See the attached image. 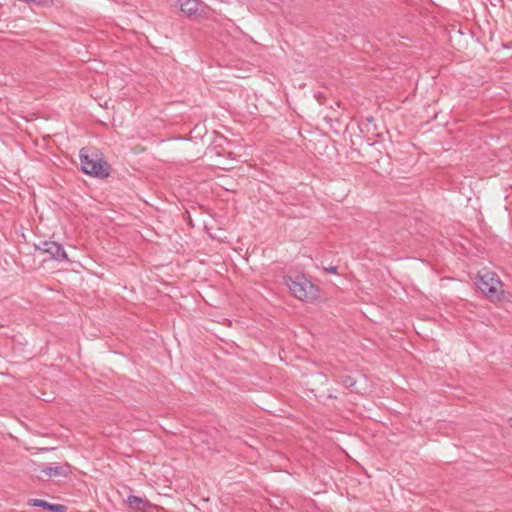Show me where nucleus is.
<instances>
[{
  "label": "nucleus",
  "mask_w": 512,
  "mask_h": 512,
  "mask_svg": "<svg viewBox=\"0 0 512 512\" xmlns=\"http://www.w3.org/2000/svg\"><path fill=\"white\" fill-rule=\"evenodd\" d=\"M82 171L85 174L106 178L110 174V166L103 154L95 148H82L79 153Z\"/></svg>",
  "instance_id": "f257e3e1"
},
{
  "label": "nucleus",
  "mask_w": 512,
  "mask_h": 512,
  "mask_svg": "<svg viewBox=\"0 0 512 512\" xmlns=\"http://www.w3.org/2000/svg\"><path fill=\"white\" fill-rule=\"evenodd\" d=\"M476 286L490 300L495 301L501 299L503 284L496 273L490 271L480 272L476 280Z\"/></svg>",
  "instance_id": "f03ea898"
},
{
  "label": "nucleus",
  "mask_w": 512,
  "mask_h": 512,
  "mask_svg": "<svg viewBox=\"0 0 512 512\" xmlns=\"http://www.w3.org/2000/svg\"><path fill=\"white\" fill-rule=\"evenodd\" d=\"M285 284L290 292L299 300L312 301L317 298V287L304 277H285Z\"/></svg>",
  "instance_id": "7ed1b4c3"
},
{
  "label": "nucleus",
  "mask_w": 512,
  "mask_h": 512,
  "mask_svg": "<svg viewBox=\"0 0 512 512\" xmlns=\"http://www.w3.org/2000/svg\"><path fill=\"white\" fill-rule=\"evenodd\" d=\"M36 249L48 254L51 259L57 261L68 260L67 254L64 251L63 247L54 241H41L39 244L35 245Z\"/></svg>",
  "instance_id": "20e7f679"
},
{
  "label": "nucleus",
  "mask_w": 512,
  "mask_h": 512,
  "mask_svg": "<svg viewBox=\"0 0 512 512\" xmlns=\"http://www.w3.org/2000/svg\"><path fill=\"white\" fill-rule=\"evenodd\" d=\"M42 472H44L48 478L66 477L70 474L71 467L69 464L45 466L42 468Z\"/></svg>",
  "instance_id": "39448f33"
},
{
  "label": "nucleus",
  "mask_w": 512,
  "mask_h": 512,
  "mask_svg": "<svg viewBox=\"0 0 512 512\" xmlns=\"http://www.w3.org/2000/svg\"><path fill=\"white\" fill-rule=\"evenodd\" d=\"M180 10L187 16L197 14L200 2L199 0H178Z\"/></svg>",
  "instance_id": "423d86ee"
},
{
  "label": "nucleus",
  "mask_w": 512,
  "mask_h": 512,
  "mask_svg": "<svg viewBox=\"0 0 512 512\" xmlns=\"http://www.w3.org/2000/svg\"><path fill=\"white\" fill-rule=\"evenodd\" d=\"M28 503L30 506L41 507V508L47 509L51 512H65V509H66L65 506H63V505L52 504V503H49V502H47L45 500H41V499H30Z\"/></svg>",
  "instance_id": "0eeeda50"
},
{
  "label": "nucleus",
  "mask_w": 512,
  "mask_h": 512,
  "mask_svg": "<svg viewBox=\"0 0 512 512\" xmlns=\"http://www.w3.org/2000/svg\"><path fill=\"white\" fill-rule=\"evenodd\" d=\"M127 502L131 508L138 510H145L149 506L148 501L134 495L129 496Z\"/></svg>",
  "instance_id": "6e6552de"
},
{
  "label": "nucleus",
  "mask_w": 512,
  "mask_h": 512,
  "mask_svg": "<svg viewBox=\"0 0 512 512\" xmlns=\"http://www.w3.org/2000/svg\"><path fill=\"white\" fill-rule=\"evenodd\" d=\"M342 383L346 386V387H349V388H353L354 385H355V381L353 380V378L349 375H344L342 376Z\"/></svg>",
  "instance_id": "1a4fd4ad"
},
{
  "label": "nucleus",
  "mask_w": 512,
  "mask_h": 512,
  "mask_svg": "<svg viewBox=\"0 0 512 512\" xmlns=\"http://www.w3.org/2000/svg\"><path fill=\"white\" fill-rule=\"evenodd\" d=\"M22 2L24 3H38V4H42V3H45L47 0H21Z\"/></svg>",
  "instance_id": "9d476101"
},
{
  "label": "nucleus",
  "mask_w": 512,
  "mask_h": 512,
  "mask_svg": "<svg viewBox=\"0 0 512 512\" xmlns=\"http://www.w3.org/2000/svg\"><path fill=\"white\" fill-rule=\"evenodd\" d=\"M218 166H219L220 168H222V169H225V170L230 168V167H228L226 164L221 163V162L218 164Z\"/></svg>",
  "instance_id": "9b49d317"
},
{
  "label": "nucleus",
  "mask_w": 512,
  "mask_h": 512,
  "mask_svg": "<svg viewBox=\"0 0 512 512\" xmlns=\"http://www.w3.org/2000/svg\"><path fill=\"white\" fill-rule=\"evenodd\" d=\"M327 271L330 273H334L336 271V267H331V268L327 269Z\"/></svg>",
  "instance_id": "f8f14e48"
}]
</instances>
